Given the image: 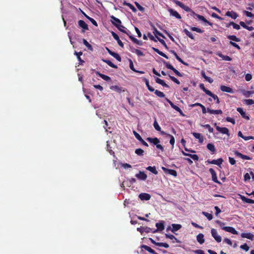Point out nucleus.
<instances>
[{
  "mask_svg": "<svg viewBox=\"0 0 254 254\" xmlns=\"http://www.w3.org/2000/svg\"><path fill=\"white\" fill-rule=\"evenodd\" d=\"M146 140L150 143H153L154 145H155L157 149H160L162 152L164 151V147L162 146V145L159 144L160 140L158 138L147 137Z\"/></svg>",
  "mask_w": 254,
  "mask_h": 254,
  "instance_id": "f257e3e1",
  "label": "nucleus"
},
{
  "mask_svg": "<svg viewBox=\"0 0 254 254\" xmlns=\"http://www.w3.org/2000/svg\"><path fill=\"white\" fill-rule=\"evenodd\" d=\"M163 63L166 66V67L173 71V72L176 74V75L182 77L183 75L178 70H177L174 67L171 65L169 63L166 62L165 61H163Z\"/></svg>",
  "mask_w": 254,
  "mask_h": 254,
  "instance_id": "f03ea898",
  "label": "nucleus"
},
{
  "mask_svg": "<svg viewBox=\"0 0 254 254\" xmlns=\"http://www.w3.org/2000/svg\"><path fill=\"white\" fill-rule=\"evenodd\" d=\"M207 96L209 97L208 98V100L210 101H212L214 100L215 101V103L218 105L219 103V100L218 98V96L216 95L213 94L210 91L207 90Z\"/></svg>",
  "mask_w": 254,
  "mask_h": 254,
  "instance_id": "7ed1b4c3",
  "label": "nucleus"
},
{
  "mask_svg": "<svg viewBox=\"0 0 254 254\" xmlns=\"http://www.w3.org/2000/svg\"><path fill=\"white\" fill-rule=\"evenodd\" d=\"M166 100L169 103V104L170 105V106H171V107L172 108H173L176 111L178 112L181 116H185V115L184 114L183 111L181 110V109L179 107H178L177 106L175 105L169 99L166 98Z\"/></svg>",
  "mask_w": 254,
  "mask_h": 254,
  "instance_id": "20e7f679",
  "label": "nucleus"
},
{
  "mask_svg": "<svg viewBox=\"0 0 254 254\" xmlns=\"http://www.w3.org/2000/svg\"><path fill=\"white\" fill-rule=\"evenodd\" d=\"M155 226L157 227V229L154 230L153 233H156L157 231H162L165 228L164 222L162 221L160 222L156 223Z\"/></svg>",
  "mask_w": 254,
  "mask_h": 254,
  "instance_id": "39448f33",
  "label": "nucleus"
},
{
  "mask_svg": "<svg viewBox=\"0 0 254 254\" xmlns=\"http://www.w3.org/2000/svg\"><path fill=\"white\" fill-rule=\"evenodd\" d=\"M111 21L113 25L117 27V26L120 25L122 24V22L120 19L116 17L115 16L112 15L111 16Z\"/></svg>",
  "mask_w": 254,
  "mask_h": 254,
  "instance_id": "423d86ee",
  "label": "nucleus"
},
{
  "mask_svg": "<svg viewBox=\"0 0 254 254\" xmlns=\"http://www.w3.org/2000/svg\"><path fill=\"white\" fill-rule=\"evenodd\" d=\"M194 18L197 19L199 21H202L205 23L206 22V19L203 16L195 13L194 11H192V14H190Z\"/></svg>",
  "mask_w": 254,
  "mask_h": 254,
  "instance_id": "0eeeda50",
  "label": "nucleus"
},
{
  "mask_svg": "<svg viewBox=\"0 0 254 254\" xmlns=\"http://www.w3.org/2000/svg\"><path fill=\"white\" fill-rule=\"evenodd\" d=\"M149 240L152 244L155 245L156 246L164 247L165 248H168L169 247V245L167 243L156 242L152 238H149Z\"/></svg>",
  "mask_w": 254,
  "mask_h": 254,
  "instance_id": "6e6552de",
  "label": "nucleus"
},
{
  "mask_svg": "<svg viewBox=\"0 0 254 254\" xmlns=\"http://www.w3.org/2000/svg\"><path fill=\"white\" fill-rule=\"evenodd\" d=\"M161 134L165 135L167 137H169L170 138V143L172 146V148H174V144H175V142L174 137L173 135L165 132V131H161Z\"/></svg>",
  "mask_w": 254,
  "mask_h": 254,
  "instance_id": "1a4fd4ad",
  "label": "nucleus"
},
{
  "mask_svg": "<svg viewBox=\"0 0 254 254\" xmlns=\"http://www.w3.org/2000/svg\"><path fill=\"white\" fill-rule=\"evenodd\" d=\"M162 169L163 170V171L166 173H168L170 175H172L174 177H176L177 176V172L175 170L168 169L164 167H163Z\"/></svg>",
  "mask_w": 254,
  "mask_h": 254,
  "instance_id": "9d476101",
  "label": "nucleus"
},
{
  "mask_svg": "<svg viewBox=\"0 0 254 254\" xmlns=\"http://www.w3.org/2000/svg\"><path fill=\"white\" fill-rule=\"evenodd\" d=\"M211 234H212V237L215 239V240L217 242H220L221 241V237L218 235L217 234V231L214 229H212L211 230Z\"/></svg>",
  "mask_w": 254,
  "mask_h": 254,
  "instance_id": "9b49d317",
  "label": "nucleus"
},
{
  "mask_svg": "<svg viewBox=\"0 0 254 254\" xmlns=\"http://www.w3.org/2000/svg\"><path fill=\"white\" fill-rule=\"evenodd\" d=\"M168 10L170 12V14L171 16H174L177 19H180L181 18V15L177 11H175L171 8H169Z\"/></svg>",
  "mask_w": 254,
  "mask_h": 254,
  "instance_id": "f8f14e48",
  "label": "nucleus"
},
{
  "mask_svg": "<svg viewBox=\"0 0 254 254\" xmlns=\"http://www.w3.org/2000/svg\"><path fill=\"white\" fill-rule=\"evenodd\" d=\"M112 35L113 37V38L117 41L119 45L122 48L124 47V44L120 40L119 36L114 32H112Z\"/></svg>",
  "mask_w": 254,
  "mask_h": 254,
  "instance_id": "ddd939ff",
  "label": "nucleus"
},
{
  "mask_svg": "<svg viewBox=\"0 0 254 254\" xmlns=\"http://www.w3.org/2000/svg\"><path fill=\"white\" fill-rule=\"evenodd\" d=\"M138 197L141 200H148L150 199L151 195L147 193H141Z\"/></svg>",
  "mask_w": 254,
  "mask_h": 254,
  "instance_id": "4468645a",
  "label": "nucleus"
},
{
  "mask_svg": "<svg viewBox=\"0 0 254 254\" xmlns=\"http://www.w3.org/2000/svg\"><path fill=\"white\" fill-rule=\"evenodd\" d=\"M135 177L139 180H145L147 178V175L144 172L139 171V173L135 175Z\"/></svg>",
  "mask_w": 254,
  "mask_h": 254,
  "instance_id": "2eb2a0df",
  "label": "nucleus"
},
{
  "mask_svg": "<svg viewBox=\"0 0 254 254\" xmlns=\"http://www.w3.org/2000/svg\"><path fill=\"white\" fill-rule=\"evenodd\" d=\"M222 229L226 232H230L233 234H238V232L232 227H222Z\"/></svg>",
  "mask_w": 254,
  "mask_h": 254,
  "instance_id": "dca6fc26",
  "label": "nucleus"
},
{
  "mask_svg": "<svg viewBox=\"0 0 254 254\" xmlns=\"http://www.w3.org/2000/svg\"><path fill=\"white\" fill-rule=\"evenodd\" d=\"M216 129L222 134H226L228 136H229V129L226 127H216Z\"/></svg>",
  "mask_w": 254,
  "mask_h": 254,
  "instance_id": "f3484780",
  "label": "nucleus"
},
{
  "mask_svg": "<svg viewBox=\"0 0 254 254\" xmlns=\"http://www.w3.org/2000/svg\"><path fill=\"white\" fill-rule=\"evenodd\" d=\"M74 55L76 56L77 60L79 62V64L80 65H83V64L85 63L84 61L81 59L80 58V56H81L83 53L82 52H77L76 51L74 52Z\"/></svg>",
  "mask_w": 254,
  "mask_h": 254,
  "instance_id": "a211bd4d",
  "label": "nucleus"
},
{
  "mask_svg": "<svg viewBox=\"0 0 254 254\" xmlns=\"http://www.w3.org/2000/svg\"><path fill=\"white\" fill-rule=\"evenodd\" d=\"M78 23L79 26L83 29V31H84V30H88V25L84 22V21L82 20H79Z\"/></svg>",
  "mask_w": 254,
  "mask_h": 254,
  "instance_id": "6ab92c4d",
  "label": "nucleus"
},
{
  "mask_svg": "<svg viewBox=\"0 0 254 254\" xmlns=\"http://www.w3.org/2000/svg\"><path fill=\"white\" fill-rule=\"evenodd\" d=\"M209 171L212 175V180L215 183H220V182L218 181V180L217 179L216 174L215 171L213 169L211 168L209 169Z\"/></svg>",
  "mask_w": 254,
  "mask_h": 254,
  "instance_id": "aec40b11",
  "label": "nucleus"
},
{
  "mask_svg": "<svg viewBox=\"0 0 254 254\" xmlns=\"http://www.w3.org/2000/svg\"><path fill=\"white\" fill-rule=\"evenodd\" d=\"M220 89L223 92H225L230 93H233V90L231 88L228 87V86H224V85H221L220 86Z\"/></svg>",
  "mask_w": 254,
  "mask_h": 254,
  "instance_id": "412c9836",
  "label": "nucleus"
},
{
  "mask_svg": "<svg viewBox=\"0 0 254 254\" xmlns=\"http://www.w3.org/2000/svg\"><path fill=\"white\" fill-rule=\"evenodd\" d=\"M226 15L229 17H231L232 18L235 19H236L238 15V14L233 11H228L226 13Z\"/></svg>",
  "mask_w": 254,
  "mask_h": 254,
  "instance_id": "4be33fe9",
  "label": "nucleus"
},
{
  "mask_svg": "<svg viewBox=\"0 0 254 254\" xmlns=\"http://www.w3.org/2000/svg\"><path fill=\"white\" fill-rule=\"evenodd\" d=\"M241 237L242 238H247V239L251 240H253L254 239V235L253 234L250 233H242Z\"/></svg>",
  "mask_w": 254,
  "mask_h": 254,
  "instance_id": "5701e85b",
  "label": "nucleus"
},
{
  "mask_svg": "<svg viewBox=\"0 0 254 254\" xmlns=\"http://www.w3.org/2000/svg\"><path fill=\"white\" fill-rule=\"evenodd\" d=\"M182 152L184 155L189 156L194 161H197L198 160V156L196 154H190L187 153L184 151H182Z\"/></svg>",
  "mask_w": 254,
  "mask_h": 254,
  "instance_id": "b1692460",
  "label": "nucleus"
},
{
  "mask_svg": "<svg viewBox=\"0 0 254 254\" xmlns=\"http://www.w3.org/2000/svg\"><path fill=\"white\" fill-rule=\"evenodd\" d=\"M155 81H156V83L161 84L163 87H167V88L170 87L167 84H166L165 82V81L162 79H161L157 77L155 79Z\"/></svg>",
  "mask_w": 254,
  "mask_h": 254,
  "instance_id": "393cba45",
  "label": "nucleus"
},
{
  "mask_svg": "<svg viewBox=\"0 0 254 254\" xmlns=\"http://www.w3.org/2000/svg\"><path fill=\"white\" fill-rule=\"evenodd\" d=\"M192 135L195 138L199 139V142L202 143L203 141V137L200 133L193 132Z\"/></svg>",
  "mask_w": 254,
  "mask_h": 254,
  "instance_id": "a878e982",
  "label": "nucleus"
},
{
  "mask_svg": "<svg viewBox=\"0 0 254 254\" xmlns=\"http://www.w3.org/2000/svg\"><path fill=\"white\" fill-rule=\"evenodd\" d=\"M153 34H154V35L155 36L156 38H158V36H161V37H162L163 38H165V37L164 36V35L162 34L161 32H160L156 28L155 26H153Z\"/></svg>",
  "mask_w": 254,
  "mask_h": 254,
  "instance_id": "bb28decb",
  "label": "nucleus"
},
{
  "mask_svg": "<svg viewBox=\"0 0 254 254\" xmlns=\"http://www.w3.org/2000/svg\"><path fill=\"white\" fill-rule=\"evenodd\" d=\"M117 28L119 30L124 33L127 34V35H128L130 33V32L128 30L127 31L126 30L127 28L124 26L122 25V24L120 25L117 26Z\"/></svg>",
  "mask_w": 254,
  "mask_h": 254,
  "instance_id": "cd10ccee",
  "label": "nucleus"
},
{
  "mask_svg": "<svg viewBox=\"0 0 254 254\" xmlns=\"http://www.w3.org/2000/svg\"><path fill=\"white\" fill-rule=\"evenodd\" d=\"M123 4L124 5H126V6H127L129 7L130 9H131L132 10V11L134 12H136V9L135 8V7L132 5L131 4V3H129V2H127L126 1L124 0L123 2Z\"/></svg>",
  "mask_w": 254,
  "mask_h": 254,
  "instance_id": "c85d7f7f",
  "label": "nucleus"
},
{
  "mask_svg": "<svg viewBox=\"0 0 254 254\" xmlns=\"http://www.w3.org/2000/svg\"><path fill=\"white\" fill-rule=\"evenodd\" d=\"M172 229L171 231L174 233H175L176 231L180 230L182 228V225L181 224H173L172 225Z\"/></svg>",
  "mask_w": 254,
  "mask_h": 254,
  "instance_id": "c756f323",
  "label": "nucleus"
},
{
  "mask_svg": "<svg viewBox=\"0 0 254 254\" xmlns=\"http://www.w3.org/2000/svg\"><path fill=\"white\" fill-rule=\"evenodd\" d=\"M207 162L209 163H210V164H213L217 165L218 166H220V165L223 162V159L222 158H219L217 160H213L211 161H207Z\"/></svg>",
  "mask_w": 254,
  "mask_h": 254,
  "instance_id": "7c9ffc66",
  "label": "nucleus"
},
{
  "mask_svg": "<svg viewBox=\"0 0 254 254\" xmlns=\"http://www.w3.org/2000/svg\"><path fill=\"white\" fill-rule=\"evenodd\" d=\"M96 74L106 81H108L111 80V78L109 76L102 74L98 71L96 72Z\"/></svg>",
  "mask_w": 254,
  "mask_h": 254,
  "instance_id": "2f4dec72",
  "label": "nucleus"
},
{
  "mask_svg": "<svg viewBox=\"0 0 254 254\" xmlns=\"http://www.w3.org/2000/svg\"><path fill=\"white\" fill-rule=\"evenodd\" d=\"M143 80L145 82V84H146L148 89L150 92H153L154 91V89L149 85V80L145 77L143 78Z\"/></svg>",
  "mask_w": 254,
  "mask_h": 254,
  "instance_id": "473e14b6",
  "label": "nucleus"
},
{
  "mask_svg": "<svg viewBox=\"0 0 254 254\" xmlns=\"http://www.w3.org/2000/svg\"><path fill=\"white\" fill-rule=\"evenodd\" d=\"M152 49L154 52H155L156 53L158 54L159 55L164 57L165 58H166L167 59H168V58H169L168 57L166 54H165L164 53L160 51L159 49H158L156 48H154V47L152 48Z\"/></svg>",
  "mask_w": 254,
  "mask_h": 254,
  "instance_id": "72a5a7b5",
  "label": "nucleus"
},
{
  "mask_svg": "<svg viewBox=\"0 0 254 254\" xmlns=\"http://www.w3.org/2000/svg\"><path fill=\"white\" fill-rule=\"evenodd\" d=\"M237 111L241 115V116L247 120H249V116H247L245 112L241 108H238L237 109Z\"/></svg>",
  "mask_w": 254,
  "mask_h": 254,
  "instance_id": "f704fd0d",
  "label": "nucleus"
},
{
  "mask_svg": "<svg viewBox=\"0 0 254 254\" xmlns=\"http://www.w3.org/2000/svg\"><path fill=\"white\" fill-rule=\"evenodd\" d=\"M207 112L211 114H221L222 111L221 110H211L207 108Z\"/></svg>",
  "mask_w": 254,
  "mask_h": 254,
  "instance_id": "c9c22d12",
  "label": "nucleus"
},
{
  "mask_svg": "<svg viewBox=\"0 0 254 254\" xmlns=\"http://www.w3.org/2000/svg\"><path fill=\"white\" fill-rule=\"evenodd\" d=\"M197 241L200 244L204 242V235L202 234H199L196 237Z\"/></svg>",
  "mask_w": 254,
  "mask_h": 254,
  "instance_id": "e433bc0d",
  "label": "nucleus"
},
{
  "mask_svg": "<svg viewBox=\"0 0 254 254\" xmlns=\"http://www.w3.org/2000/svg\"><path fill=\"white\" fill-rule=\"evenodd\" d=\"M110 89L111 90H114V91H116L119 93H120L122 91H124V90H123L122 89V88L121 87H119V86H117V85H113V86H112L110 87Z\"/></svg>",
  "mask_w": 254,
  "mask_h": 254,
  "instance_id": "4c0bfd02",
  "label": "nucleus"
},
{
  "mask_svg": "<svg viewBox=\"0 0 254 254\" xmlns=\"http://www.w3.org/2000/svg\"><path fill=\"white\" fill-rule=\"evenodd\" d=\"M103 61L106 63L108 65L111 66V67L114 68H117L118 66L117 65L114 64L111 61L108 60H103Z\"/></svg>",
  "mask_w": 254,
  "mask_h": 254,
  "instance_id": "58836bf2",
  "label": "nucleus"
},
{
  "mask_svg": "<svg viewBox=\"0 0 254 254\" xmlns=\"http://www.w3.org/2000/svg\"><path fill=\"white\" fill-rule=\"evenodd\" d=\"M240 24L244 28L249 30V31H252L254 30V28L252 26H247L244 22L241 21L240 22Z\"/></svg>",
  "mask_w": 254,
  "mask_h": 254,
  "instance_id": "ea45409f",
  "label": "nucleus"
},
{
  "mask_svg": "<svg viewBox=\"0 0 254 254\" xmlns=\"http://www.w3.org/2000/svg\"><path fill=\"white\" fill-rule=\"evenodd\" d=\"M146 169L154 174L157 175L158 174V171H157L156 167L155 166H148L146 168Z\"/></svg>",
  "mask_w": 254,
  "mask_h": 254,
  "instance_id": "a19ab883",
  "label": "nucleus"
},
{
  "mask_svg": "<svg viewBox=\"0 0 254 254\" xmlns=\"http://www.w3.org/2000/svg\"><path fill=\"white\" fill-rule=\"evenodd\" d=\"M218 56L224 61H230L232 60V59L230 57L228 56H224L221 53H218Z\"/></svg>",
  "mask_w": 254,
  "mask_h": 254,
  "instance_id": "79ce46f5",
  "label": "nucleus"
},
{
  "mask_svg": "<svg viewBox=\"0 0 254 254\" xmlns=\"http://www.w3.org/2000/svg\"><path fill=\"white\" fill-rule=\"evenodd\" d=\"M242 200L246 203H254V200L250 198H246L245 196H241Z\"/></svg>",
  "mask_w": 254,
  "mask_h": 254,
  "instance_id": "37998d69",
  "label": "nucleus"
},
{
  "mask_svg": "<svg viewBox=\"0 0 254 254\" xmlns=\"http://www.w3.org/2000/svg\"><path fill=\"white\" fill-rule=\"evenodd\" d=\"M83 43L88 48V50L91 51L93 50V48L92 46L86 40L83 39Z\"/></svg>",
  "mask_w": 254,
  "mask_h": 254,
  "instance_id": "c03bdc74",
  "label": "nucleus"
},
{
  "mask_svg": "<svg viewBox=\"0 0 254 254\" xmlns=\"http://www.w3.org/2000/svg\"><path fill=\"white\" fill-rule=\"evenodd\" d=\"M184 32L190 39L192 40L194 39L193 34L187 29L184 30Z\"/></svg>",
  "mask_w": 254,
  "mask_h": 254,
  "instance_id": "a18cd8bd",
  "label": "nucleus"
},
{
  "mask_svg": "<svg viewBox=\"0 0 254 254\" xmlns=\"http://www.w3.org/2000/svg\"><path fill=\"white\" fill-rule=\"evenodd\" d=\"M111 54H111V56H113L118 61L121 62V61H122L121 57H120V56L118 53H116L113 52V53H111Z\"/></svg>",
  "mask_w": 254,
  "mask_h": 254,
  "instance_id": "49530a36",
  "label": "nucleus"
},
{
  "mask_svg": "<svg viewBox=\"0 0 254 254\" xmlns=\"http://www.w3.org/2000/svg\"><path fill=\"white\" fill-rule=\"evenodd\" d=\"M153 126L156 130L159 131L160 132H161V131H162L161 127L159 126V124H158V123L156 120H155V121L153 123Z\"/></svg>",
  "mask_w": 254,
  "mask_h": 254,
  "instance_id": "de8ad7c7",
  "label": "nucleus"
},
{
  "mask_svg": "<svg viewBox=\"0 0 254 254\" xmlns=\"http://www.w3.org/2000/svg\"><path fill=\"white\" fill-rule=\"evenodd\" d=\"M165 236L166 238H169L171 240L174 239L176 242L180 243V242L173 235L166 234Z\"/></svg>",
  "mask_w": 254,
  "mask_h": 254,
  "instance_id": "09e8293b",
  "label": "nucleus"
},
{
  "mask_svg": "<svg viewBox=\"0 0 254 254\" xmlns=\"http://www.w3.org/2000/svg\"><path fill=\"white\" fill-rule=\"evenodd\" d=\"M154 93L158 97H161V98H163L165 97V94H164L163 92H161V91H160L158 90H154Z\"/></svg>",
  "mask_w": 254,
  "mask_h": 254,
  "instance_id": "8fccbe9b",
  "label": "nucleus"
},
{
  "mask_svg": "<svg viewBox=\"0 0 254 254\" xmlns=\"http://www.w3.org/2000/svg\"><path fill=\"white\" fill-rule=\"evenodd\" d=\"M131 51L132 52L135 53L138 56H144V54L143 53V52L139 50L133 49Z\"/></svg>",
  "mask_w": 254,
  "mask_h": 254,
  "instance_id": "3c124183",
  "label": "nucleus"
},
{
  "mask_svg": "<svg viewBox=\"0 0 254 254\" xmlns=\"http://www.w3.org/2000/svg\"><path fill=\"white\" fill-rule=\"evenodd\" d=\"M207 149H209L210 151L214 153L215 152V148L212 144H207Z\"/></svg>",
  "mask_w": 254,
  "mask_h": 254,
  "instance_id": "603ef678",
  "label": "nucleus"
},
{
  "mask_svg": "<svg viewBox=\"0 0 254 254\" xmlns=\"http://www.w3.org/2000/svg\"><path fill=\"white\" fill-rule=\"evenodd\" d=\"M241 93L247 98L251 96V92L250 91H246L245 90H242L241 91Z\"/></svg>",
  "mask_w": 254,
  "mask_h": 254,
  "instance_id": "864d4df0",
  "label": "nucleus"
},
{
  "mask_svg": "<svg viewBox=\"0 0 254 254\" xmlns=\"http://www.w3.org/2000/svg\"><path fill=\"white\" fill-rule=\"evenodd\" d=\"M243 103L248 105H252L254 104V100L253 99H245L243 101Z\"/></svg>",
  "mask_w": 254,
  "mask_h": 254,
  "instance_id": "5fc2aeb1",
  "label": "nucleus"
},
{
  "mask_svg": "<svg viewBox=\"0 0 254 254\" xmlns=\"http://www.w3.org/2000/svg\"><path fill=\"white\" fill-rule=\"evenodd\" d=\"M190 29L191 30L193 31H196L198 33H202L203 32V31L201 29L199 28H197V27H190Z\"/></svg>",
  "mask_w": 254,
  "mask_h": 254,
  "instance_id": "6e6d98bb",
  "label": "nucleus"
},
{
  "mask_svg": "<svg viewBox=\"0 0 254 254\" xmlns=\"http://www.w3.org/2000/svg\"><path fill=\"white\" fill-rule=\"evenodd\" d=\"M228 39L234 41L236 42H239L240 41V40L238 38H237L236 36H234V35L229 36Z\"/></svg>",
  "mask_w": 254,
  "mask_h": 254,
  "instance_id": "4d7b16f0",
  "label": "nucleus"
},
{
  "mask_svg": "<svg viewBox=\"0 0 254 254\" xmlns=\"http://www.w3.org/2000/svg\"><path fill=\"white\" fill-rule=\"evenodd\" d=\"M143 232H145L146 233H153V231L154 230L153 229H151L148 227H143Z\"/></svg>",
  "mask_w": 254,
  "mask_h": 254,
  "instance_id": "13d9d810",
  "label": "nucleus"
},
{
  "mask_svg": "<svg viewBox=\"0 0 254 254\" xmlns=\"http://www.w3.org/2000/svg\"><path fill=\"white\" fill-rule=\"evenodd\" d=\"M135 153L138 155L142 156L143 155L144 151L141 148H138L135 150Z\"/></svg>",
  "mask_w": 254,
  "mask_h": 254,
  "instance_id": "bf43d9fd",
  "label": "nucleus"
},
{
  "mask_svg": "<svg viewBox=\"0 0 254 254\" xmlns=\"http://www.w3.org/2000/svg\"><path fill=\"white\" fill-rule=\"evenodd\" d=\"M134 4L140 11L142 12L144 11V8L142 7L141 5H140L138 2H137V1H135Z\"/></svg>",
  "mask_w": 254,
  "mask_h": 254,
  "instance_id": "052dcab7",
  "label": "nucleus"
},
{
  "mask_svg": "<svg viewBox=\"0 0 254 254\" xmlns=\"http://www.w3.org/2000/svg\"><path fill=\"white\" fill-rule=\"evenodd\" d=\"M157 40L164 46L166 49H168V47L164 40L159 38H157Z\"/></svg>",
  "mask_w": 254,
  "mask_h": 254,
  "instance_id": "680f3d73",
  "label": "nucleus"
},
{
  "mask_svg": "<svg viewBox=\"0 0 254 254\" xmlns=\"http://www.w3.org/2000/svg\"><path fill=\"white\" fill-rule=\"evenodd\" d=\"M169 76L170 78L176 84L178 85L180 84V82L174 76H171L170 75H169Z\"/></svg>",
  "mask_w": 254,
  "mask_h": 254,
  "instance_id": "e2e57ef3",
  "label": "nucleus"
},
{
  "mask_svg": "<svg viewBox=\"0 0 254 254\" xmlns=\"http://www.w3.org/2000/svg\"><path fill=\"white\" fill-rule=\"evenodd\" d=\"M141 248L145 249L146 251H148L149 253H150L151 252V251L152 250V249L150 247H149V246H148L147 245H143L141 246Z\"/></svg>",
  "mask_w": 254,
  "mask_h": 254,
  "instance_id": "0e129e2a",
  "label": "nucleus"
},
{
  "mask_svg": "<svg viewBox=\"0 0 254 254\" xmlns=\"http://www.w3.org/2000/svg\"><path fill=\"white\" fill-rule=\"evenodd\" d=\"M173 2H174L176 5L178 6H179L181 8L184 6V4L181 2V1L177 0H172Z\"/></svg>",
  "mask_w": 254,
  "mask_h": 254,
  "instance_id": "69168bd1",
  "label": "nucleus"
},
{
  "mask_svg": "<svg viewBox=\"0 0 254 254\" xmlns=\"http://www.w3.org/2000/svg\"><path fill=\"white\" fill-rule=\"evenodd\" d=\"M133 133L137 139H138L139 141L141 140V139L142 140V137L137 132L134 130Z\"/></svg>",
  "mask_w": 254,
  "mask_h": 254,
  "instance_id": "338daca9",
  "label": "nucleus"
},
{
  "mask_svg": "<svg viewBox=\"0 0 254 254\" xmlns=\"http://www.w3.org/2000/svg\"><path fill=\"white\" fill-rule=\"evenodd\" d=\"M147 35L151 40L154 41L155 42L157 41L156 38L150 33H148Z\"/></svg>",
  "mask_w": 254,
  "mask_h": 254,
  "instance_id": "774afa93",
  "label": "nucleus"
}]
</instances>
